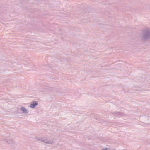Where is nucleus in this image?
Returning <instances> with one entry per match:
<instances>
[{"label": "nucleus", "mask_w": 150, "mask_h": 150, "mask_svg": "<svg viewBox=\"0 0 150 150\" xmlns=\"http://www.w3.org/2000/svg\"><path fill=\"white\" fill-rule=\"evenodd\" d=\"M38 103L37 102H33L30 105V107L31 108H34L35 106L38 105Z\"/></svg>", "instance_id": "nucleus-1"}, {"label": "nucleus", "mask_w": 150, "mask_h": 150, "mask_svg": "<svg viewBox=\"0 0 150 150\" xmlns=\"http://www.w3.org/2000/svg\"><path fill=\"white\" fill-rule=\"evenodd\" d=\"M21 109V110H22L24 112H25L26 111V109L22 107Z\"/></svg>", "instance_id": "nucleus-2"}]
</instances>
